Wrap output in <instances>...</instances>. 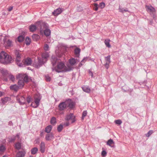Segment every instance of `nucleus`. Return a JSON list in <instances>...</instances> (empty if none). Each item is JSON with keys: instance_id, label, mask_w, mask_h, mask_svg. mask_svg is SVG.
Returning <instances> with one entry per match:
<instances>
[{"instance_id": "obj_36", "label": "nucleus", "mask_w": 157, "mask_h": 157, "mask_svg": "<svg viewBox=\"0 0 157 157\" xmlns=\"http://www.w3.org/2000/svg\"><path fill=\"white\" fill-rule=\"evenodd\" d=\"M38 151V149L37 147H35L31 150V153L32 154L34 155L36 154Z\"/></svg>"}, {"instance_id": "obj_51", "label": "nucleus", "mask_w": 157, "mask_h": 157, "mask_svg": "<svg viewBox=\"0 0 157 157\" xmlns=\"http://www.w3.org/2000/svg\"><path fill=\"white\" fill-rule=\"evenodd\" d=\"M32 98L31 97L29 96H28L26 98L27 101L28 103H29L32 100Z\"/></svg>"}, {"instance_id": "obj_35", "label": "nucleus", "mask_w": 157, "mask_h": 157, "mask_svg": "<svg viewBox=\"0 0 157 157\" xmlns=\"http://www.w3.org/2000/svg\"><path fill=\"white\" fill-rule=\"evenodd\" d=\"M31 40L29 37L27 36L25 40V43L27 45H29L31 43Z\"/></svg>"}, {"instance_id": "obj_15", "label": "nucleus", "mask_w": 157, "mask_h": 157, "mask_svg": "<svg viewBox=\"0 0 157 157\" xmlns=\"http://www.w3.org/2000/svg\"><path fill=\"white\" fill-rule=\"evenodd\" d=\"M51 60L53 66L54 67L57 63L59 62V59L55 56H52L51 59Z\"/></svg>"}, {"instance_id": "obj_29", "label": "nucleus", "mask_w": 157, "mask_h": 157, "mask_svg": "<svg viewBox=\"0 0 157 157\" xmlns=\"http://www.w3.org/2000/svg\"><path fill=\"white\" fill-rule=\"evenodd\" d=\"M49 56V55L48 53L46 52L43 53L42 54V59H47Z\"/></svg>"}, {"instance_id": "obj_54", "label": "nucleus", "mask_w": 157, "mask_h": 157, "mask_svg": "<svg viewBox=\"0 0 157 157\" xmlns=\"http://www.w3.org/2000/svg\"><path fill=\"white\" fill-rule=\"evenodd\" d=\"M40 136L41 137H44V130H43L40 132Z\"/></svg>"}, {"instance_id": "obj_3", "label": "nucleus", "mask_w": 157, "mask_h": 157, "mask_svg": "<svg viewBox=\"0 0 157 157\" xmlns=\"http://www.w3.org/2000/svg\"><path fill=\"white\" fill-rule=\"evenodd\" d=\"M63 69H64V71H68L72 70V68L70 66H68V67H66L64 63H60L57 65V68H52V70L53 71L55 70L56 72L59 73L63 71L62 70Z\"/></svg>"}, {"instance_id": "obj_48", "label": "nucleus", "mask_w": 157, "mask_h": 157, "mask_svg": "<svg viewBox=\"0 0 157 157\" xmlns=\"http://www.w3.org/2000/svg\"><path fill=\"white\" fill-rule=\"evenodd\" d=\"M44 49L45 51H48L49 50V47L48 45L47 44H45L44 45Z\"/></svg>"}, {"instance_id": "obj_20", "label": "nucleus", "mask_w": 157, "mask_h": 157, "mask_svg": "<svg viewBox=\"0 0 157 157\" xmlns=\"http://www.w3.org/2000/svg\"><path fill=\"white\" fill-rule=\"evenodd\" d=\"M40 151L41 153H44L45 151V146L44 143V142H42L40 145Z\"/></svg>"}, {"instance_id": "obj_13", "label": "nucleus", "mask_w": 157, "mask_h": 157, "mask_svg": "<svg viewBox=\"0 0 157 157\" xmlns=\"http://www.w3.org/2000/svg\"><path fill=\"white\" fill-rule=\"evenodd\" d=\"M1 73L4 78V79L6 81H7V78L8 77L10 74V73H9L8 71L7 70L3 69L1 70Z\"/></svg>"}, {"instance_id": "obj_61", "label": "nucleus", "mask_w": 157, "mask_h": 157, "mask_svg": "<svg viewBox=\"0 0 157 157\" xmlns=\"http://www.w3.org/2000/svg\"><path fill=\"white\" fill-rule=\"evenodd\" d=\"M16 137H17V138H18V139H19L20 138V133H17L16 135Z\"/></svg>"}, {"instance_id": "obj_33", "label": "nucleus", "mask_w": 157, "mask_h": 157, "mask_svg": "<svg viewBox=\"0 0 157 157\" xmlns=\"http://www.w3.org/2000/svg\"><path fill=\"white\" fill-rule=\"evenodd\" d=\"M83 90L87 93H89L90 91V88L86 86H84L83 87H82V88Z\"/></svg>"}, {"instance_id": "obj_5", "label": "nucleus", "mask_w": 157, "mask_h": 157, "mask_svg": "<svg viewBox=\"0 0 157 157\" xmlns=\"http://www.w3.org/2000/svg\"><path fill=\"white\" fill-rule=\"evenodd\" d=\"M145 8L147 11L150 13L154 19H155L156 17V10L151 5H146Z\"/></svg>"}, {"instance_id": "obj_53", "label": "nucleus", "mask_w": 157, "mask_h": 157, "mask_svg": "<svg viewBox=\"0 0 157 157\" xmlns=\"http://www.w3.org/2000/svg\"><path fill=\"white\" fill-rule=\"evenodd\" d=\"M46 80L47 81L49 82L51 80L50 77L48 75L45 76Z\"/></svg>"}, {"instance_id": "obj_47", "label": "nucleus", "mask_w": 157, "mask_h": 157, "mask_svg": "<svg viewBox=\"0 0 157 157\" xmlns=\"http://www.w3.org/2000/svg\"><path fill=\"white\" fill-rule=\"evenodd\" d=\"M6 150V148L2 144L0 146V151L1 152H3Z\"/></svg>"}, {"instance_id": "obj_21", "label": "nucleus", "mask_w": 157, "mask_h": 157, "mask_svg": "<svg viewBox=\"0 0 157 157\" xmlns=\"http://www.w3.org/2000/svg\"><path fill=\"white\" fill-rule=\"evenodd\" d=\"M10 88L11 90H13L16 92H17L19 89H20L18 86L16 84L10 86Z\"/></svg>"}, {"instance_id": "obj_17", "label": "nucleus", "mask_w": 157, "mask_h": 157, "mask_svg": "<svg viewBox=\"0 0 157 157\" xmlns=\"http://www.w3.org/2000/svg\"><path fill=\"white\" fill-rule=\"evenodd\" d=\"M62 11L63 10L61 8H59L54 10L52 12V14L54 16H57L60 14Z\"/></svg>"}, {"instance_id": "obj_56", "label": "nucleus", "mask_w": 157, "mask_h": 157, "mask_svg": "<svg viewBox=\"0 0 157 157\" xmlns=\"http://www.w3.org/2000/svg\"><path fill=\"white\" fill-rule=\"evenodd\" d=\"M110 63H108V62H106L104 64L105 67L107 69H108L109 67V64Z\"/></svg>"}, {"instance_id": "obj_23", "label": "nucleus", "mask_w": 157, "mask_h": 157, "mask_svg": "<svg viewBox=\"0 0 157 157\" xmlns=\"http://www.w3.org/2000/svg\"><path fill=\"white\" fill-rule=\"evenodd\" d=\"M25 154V151H19L17 154V157H23Z\"/></svg>"}, {"instance_id": "obj_14", "label": "nucleus", "mask_w": 157, "mask_h": 157, "mask_svg": "<svg viewBox=\"0 0 157 157\" xmlns=\"http://www.w3.org/2000/svg\"><path fill=\"white\" fill-rule=\"evenodd\" d=\"M75 117L74 116L73 114V113H70L66 116L65 119L67 121L71 120H72L71 123H73L75 121Z\"/></svg>"}, {"instance_id": "obj_30", "label": "nucleus", "mask_w": 157, "mask_h": 157, "mask_svg": "<svg viewBox=\"0 0 157 157\" xmlns=\"http://www.w3.org/2000/svg\"><path fill=\"white\" fill-rule=\"evenodd\" d=\"M40 36L36 34H34L32 36L33 40L35 41H37L40 38Z\"/></svg>"}, {"instance_id": "obj_59", "label": "nucleus", "mask_w": 157, "mask_h": 157, "mask_svg": "<svg viewBox=\"0 0 157 157\" xmlns=\"http://www.w3.org/2000/svg\"><path fill=\"white\" fill-rule=\"evenodd\" d=\"M149 23L151 25H153L154 23L153 20H149Z\"/></svg>"}, {"instance_id": "obj_7", "label": "nucleus", "mask_w": 157, "mask_h": 157, "mask_svg": "<svg viewBox=\"0 0 157 157\" xmlns=\"http://www.w3.org/2000/svg\"><path fill=\"white\" fill-rule=\"evenodd\" d=\"M32 63V60L31 58L28 57L22 60V63L20 64L21 67H25L26 66H30Z\"/></svg>"}, {"instance_id": "obj_58", "label": "nucleus", "mask_w": 157, "mask_h": 157, "mask_svg": "<svg viewBox=\"0 0 157 157\" xmlns=\"http://www.w3.org/2000/svg\"><path fill=\"white\" fill-rule=\"evenodd\" d=\"M13 9V6H10L8 8V10L9 11H10L12 10Z\"/></svg>"}, {"instance_id": "obj_9", "label": "nucleus", "mask_w": 157, "mask_h": 157, "mask_svg": "<svg viewBox=\"0 0 157 157\" xmlns=\"http://www.w3.org/2000/svg\"><path fill=\"white\" fill-rule=\"evenodd\" d=\"M17 78H21L23 79L24 82L28 83L29 82V78L27 75H24L19 74L17 76Z\"/></svg>"}, {"instance_id": "obj_43", "label": "nucleus", "mask_w": 157, "mask_h": 157, "mask_svg": "<svg viewBox=\"0 0 157 157\" xmlns=\"http://www.w3.org/2000/svg\"><path fill=\"white\" fill-rule=\"evenodd\" d=\"M154 132L153 130H150L145 135L146 137H149Z\"/></svg>"}, {"instance_id": "obj_26", "label": "nucleus", "mask_w": 157, "mask_h": 157, "mask_svg": "<svg viewBox=\"0 0 157 157\" xmlns=\"http://www.w3.org/2000/svg\"><path fill=\"white\" fill-rule=\"evenodd\" d=\"M16 140V136L13 135L12 136L8 137V141L10 143L13 142Z\"/></svg>"}, {"instance_id": "obj_31", "label": "nucleus", "mask_w": 157, "mask_h": 157, "mask_svg": "<svg viewBox=\"0 0 157 157\" xmlns=\"http://www.w3.org/2000/svg\"><path fill=\"white\" fill-rule=\"evenodd\" d=\"M25 39V36L22 35H20L17 38V41L20 43L22 42Z\"/></svg>"}, {"instance_id": "obj_1", "label": "nucleus", "mask_w": 157, "mask_h": 157, "mask_svg": "<svg viewBox=\"0 0 157 157\" xmlns=\"http://www.w3.org/2000/svg\"><path fill=\"white\" fill-rule=\"evenodd\" d=\"M75 105V103L70 99H68L65 101L61 102L58 105L59 109L60 110H63L67 108L71 109H73Z\"/></svg>"}, {"instance_id": "obj_50", "label": "nucleus", "mask_w": 157, "mask_h": 157, "mask_svg": "<svg viewBox=\"0 0 157 157\" xmlns=\"http://www.w3.org/2000/svg\"><path fill=\"white\" fill-rule=\"evenodd\" d=\"M75 54L77 57H78V48H77L74 51Z\"/></svg>"}, {"instance_id": "obj_12", "label": "nucleus", "mask_w": 157, "mask_h": 157, "mask_svg": "<svg viewBox=\"0 0 157 157\" xmlns=\"http://www.w3.org/2000/svg\"><path fill=\"white\" fill-rule=\"evenodd\" d=\"M34 98L35 99L34 102L36 103V105L35 106H33L34 108H37L39 105V102L40 101L41 98L40 96L38 94H36L34 96Z\"/></svg>"}, {"instance_id": "obj_8", "label": "nucleus", "mask_w": 157, "mask_h": 157, "mask_svg": "<svg viewBox=\"0 0 157 157\" xmlns=\"http://www.w3.org/2000/svg\"><path fill=\"white\" fill-rule=\"evenodd\" d=\"M5 46L6 48L9 47H11L13 46V42L10 39L8 40L7 41L5 39L3 40Z\"/></svg>"}, {"instance_id": "obj_10", "label": "nucleus", "mask_w": 157, "mask_h": 157, "mask_svg": "<svg viewBox=\"0 0 157 157\" xmlns=\"http://www.w3.org/2000/svg\"><path fill=\"white\" fill-rule=\"evenodd\" d=\"M17 100L20 105H23L25 104V97L23 96L20 97H17L16 98Z\"/></svg>"}, {"instance_id": "obj_19", "label": "nucleus", "mask_w": 157, "mask_h": 157, "mask_svg": "<svg viewBox=\"0 0 157 157\" xmlns=\"http://www.w3.org/2000/svg\"><path fill=\"white\" fill-rule=\"evenodd\" d=\"M77 59L72 57L69 60V63L70 65L71 66H73L75 65L77 63Z\"/></svg>"}, {"instance_id": "obj_25", "label": "nucleus", "mask_w": 157, "mask_h": 157, "mask_svg": "<svg viewBox=\"0 0 157 157\" xmlns=\"http://www.w3.org/2000/svg\"><path fill=\"white\" fill-rule=\"evenodd\" d=\"M43 33L46 36H49L51 34V30L47 28L44 30H43Z\"/></svg>"}, {"instance_id": "obj_38", "label": "nucleus", "mask_w": 157, "mask_h": 157, "mask_svg": "<svg viewBox=\"0 0 157 157\" xmlns=\"http://www.w3.org/2000/svg\"><path fill=\"white\" fill-rule=\"evenodd\" d=\"M63 128V125L62 124H60L57 127V131L58 132H61Z\"/></svg>"}, {"instance_id": "obj_6", "label": "nucleus", "mask_w": 157, "mask_h": 157, "mask_svg": "<svg viewBox=\"0 0 157 157\" xmlns=\"http://www.w3.org/2000/svg\"><path fill=\"white\" fill-rule=\"evenodd\" d=\"M44 63L43 60L42 58L38 57L37 61H35L33 63V65L35 68H39L42 66Z\"/></svg>"}, {"instance_id": "obj_37", "label": "nucleus", "mask_w": 157, "mask_h": 157, "mask_svg": "<svg viewBox=\"0 0 157 157\" xmlns=\"http://www.w3.org/2000/svg\"><path fill=\"white\" fill-rule=\"evenodd\" d=\"M8 77L9 78L10 81H11L13 82H14L15 78L13 75H12L11 73H10Z\"/></svg>"}, {"instance_id": "obj_27", "label": "nucleus", "mask_w": 157, "mask_h": 157, "mask_svg": "<svg viewBox=\"0 0 157 157\" xmlns=\"http://www.w3.org/2000/svg\"><path fill=\"white\" fill-rule=\"evenodd\" d=\"M10 98L9 97H6L3 98H2L1 99V101H2V103L4 104L6 103L7 101H10Z\"/></svg>"}, {"instance_id": "obj_55", "label": "nucleus", "mask_w": 157, "mask_h": 157, "mask_svg": "<svg viewBox=\"0 0 157 157\" xmlns=\"http://www.w3.org/2000/svg\"><path fill=\"white\" fill-rule=\"evenodd\" d=\"M107 152L106 151L103 150L101 152V155L103 156H105L106 155Z\"/></svg>"}, {"instance_id": "obj_41", "label": "nucleus", "mask_w": 157, "mask_h": 157, "mask_svg": "<svg viewBox=\"0 0 157 157\" xmlns=\"http://www.w3.org/2000/svg\"><path fill=\"white\" fill-rule=\"evenodd\" d=\"M87 112L86 111H84L82 113V116L81 117V120L83 121L84 117L87 115Z\"/></svg>"}, {"instance_id": "obj_18", "label": "nucleus", "mask_w": 157, "mask_h": 157, "mask_svg": "<svg viewBox=\"0 0 157 157\" xmlns=\"http://www.w3.org/2000/svg\"><path fill=\"white\" fill-rule=\"evenodd\" d=\"M19 80L17 82L18 86L20 89H22L25 85V82L23 79L18 78Z\"/></svg>"}, {"instance_id": "obj_32", "label": "nucleus", "mask_w": 157, "mask_h": 157, "mask_svg": "<svg viewBox=\"0 0 157 157\" xmlns=\"http://www.w3.org/2000/svg\"><path fill=\"white\" fill-rule=\"evenodd\" d=\"M50 123L52 125H55L56 123V118L55 117H52L50 120Z\"/></svg>"}, {"instance_id": "obj_60", "label": "nucleus", "mask_w": 157, "mask_h": 157, "mask_svg": "<svg viewBox=\"0 0 157 157\" xmlns=\"http://www.w3.org/2000/svg\"><path fill=\"white\" fill-rule=\"evenodd\" d=\"M8 125L10 126H13V123L12 122V121H10L9 122V123H8Z\"/></svg>"}, {"instance_id": "obj_45", "label": "nucleus", "mask_w": 157, "mask_h": 157, "mask_svg": "<svg viewBox=\"0 0 157 157\" xmlns=\"http://www.w3.org/2000/svg\"><path fill=\"white\" fill-rule=\"evenodd\" d=\"M93 9L95 11H97L98 10V5L97 3H94V6Z\"/></svg>"}, {"instance_id": "obj_44", "label": "nucleus", "mask_w": 157, "mask_h": 157, "mask_svg": "<svg viewBox=\"0 0 157 157\" xmlns=\"http://www.w3.org/2000/svg\"><path fill=\"white\" fill-rule=\"evenodd\" d=\"M109 41V40H105V43L107 47L108 48H110L111 47V45L110 44Z\"/></svg>"}, {"instance_id": "obj_49", "label": "nucleus", "mask_w": 157, "mask_h": 157, "mask_svg": "<svg viewBox=\"0 0 157 157\" xmlns=\"http://www.w3.org/2000/svg\"><path fill=\"white\" fill-rule=\"evenodd\" d=\"M15 56L16 58H21V54L17 51L15 52Z\"/></svg>"}, {"instance_id": "obj_28", "label": "nucleus", "mask_w": 157, "mask_h": 157, "mask_svg": "<svg viewBox=\"0 0 157 157\" xmlns=\"http://www.w3.org/2000/svg\"><path fill=\"white\" fill-rule=\"evenodd\" d=\"M52 129V126L51 125H49L45 128V132L46 133H49L51 132Z\"/></svg>"}, {"instance_id": "obj_63", "label": "nucleus", "mask_w": 157, "mask_h": 157, "mask_svg": "<svg viewBox=\"0 0 157 157\" xmlns=\"http://www.w3.org/2000/svg\"><path fill=\"white\" fill-rule=\"evenodd\" d=\"M2 95V93L0 91V97Z\"/></svg>"}, {"instance_id": "obj_24", "label": "nucleus", "mask_w": 157, "mask_h": 157, "mask_svg": "<svg viewBox=\"0 0 157 157\" xmlns=\"http://www.w3.org/2000/svg\"><path fill=\"white\" fill-rule=\"evenodd\" d=\"M37 28L36 25H32L29 26L30 31L31 32H33L36 31Z\"/></svg>"}, {"instance_id": "obj_46", "label": "nucleus", "mask_w": 157, "mask_h": 157, "mask_svg": "<svg viewBox=\"0 0 157 157\" xmlns=\"http://www.w3.org/2000/svg\"><path fill=\"white\" fill-rule=\"evenodd\" d=\"M116 124L118 125H120L122 123V121L121 120H116L114 121Z\"/></svg>"}, {"instance_id": "obj_52", "label": "nucleus", "mask_w": 157, "mask_h": 157, "mask_svg": "<svg viewBox=\"0 0 157 157\" xmlns=\"http://www.w3.org/2000/svg\"><path fill=\"white\" fill-rule=\"evenodd\" d=\"M105 6V4L103 2H101L100 3L99 6L101 9L104 7Z\"/></svg>"}, {"instance_id": "obj_64", "label": "nucleus", "mask_w": 157, "mask_h": 157, "mask_svg": "<svg viewBox=\"0 0 157 157\" xmlns=\"http://www.w3.org/2000/svg\"><path fill=\"white\" fill-rule=\"evenodd\" d=\"M30 106H32V107H33V106H33V104H32H32H31Z\"/></svg>"}, {"instance_id": "obj_40", "label": "nucleus", "mask_w": 157, "mask_h": 157, "mask_svg": "<svg viewBox=\"0 0 157 157\" xmlns=\"http://www.w3.org/2000/svg\"><path fill=\"white\" fill-rule=\"evenodd\" d=\"M114 143V142L111 139L109 140L107 142V144L111 147H112L111 146V145L113 144Z\"/></svg>"}, {"instance_id": "obj_22", "label": "nucleus", "mask_w": 157, "mask_h": 157, "mask_svg": "<svg viewBox=\"0 0 157 157\" xmlns=\"http://www.w3.org/2000/svg\"><path fill=\"white\" fill-rule=\"evenodd\" d=\"M14 147L15 149L19 150L21 148V144L19 142H17L15 143Z\"/></svg>"}, {"instance_id": "obj_42", "label": "nucleus", "mask_w": 157, "mask_h": 157, "mask_svg": "<svg viewBox=\"0 0 157 157\" xmlns=\"http://www.w3.org/2000/svg\"><path fill=\"white\" fill-rule=\"evenodd\" d=\"M119 11L122 12V13H124L125 12H128V10L127 8L124 9V8H121L120 7L119 8Z\"/></svg>"}, {"instance_id": "obj_34", "label": "nucleus", "mask_w": 157, "mask_h": 157, "mask_svg": "<svg viewBox=\"0 0 157 157\" xmlns=\"http://www.w3.org/2000/svg\"><path fill=\"white\" fill-rule=\"evenodd\" d=\"M16 64L20 67H21L20 65L22 63V61L21 62V58H16L15 59Z\"/></svg>"}, {"instance_id": "obj_62", "label": "nucleus", "mask_w": 157, "mask_h": 157, "mask_svg": "<svg viewBox=\"0 0 157 157\" xmlns=\"http://www.w3.org/2000/svg\"><path fill=\"white\" fill-rule=\"evenodd\" d=\"M69 122H66V123L65 124V125L66 126H68L69 125Z\"/></svg>"}, {"instance_id": "obj_11", "label": "nucleus", "mask_w": 157, "mask_h": 157, "mask_svg": "<svg viewBox=\"0 0 157 157\" xmlns=\"http://www.w3.org/2000/svg\"><path fill=\"white\" fill-rule=\"evenodd\" d=\"M94 59L93 58H91L89 57H84L82 60L79 63V67H81L82 65H84L85 62L87 61L91 60L94 62L95 63V62L94 61Z\"/></svg>"}, {"instance_id": "obj_2", "label": "nucleus", "mask_w": 157, "mask_h": 157, "mask_svg": "<svg viewBox=\"0 0 157 157\" xmlns=\"http://www.w3.org/2000/svg\"><path fill=\"white\" fill-rule=\"evenodd\" d=\"M12 60L11 57L4 51L0 53V62L4 64L11 63Z\"/></svg>"}, {"instance_id": "obj_16", "label": "nucleus", "mask_w": 157, "mask_h": 157, "mask_svg": "<svg viewBox=\"0 0 157 157\" xmlns=\"http://www.w3.org/2000/svg\"><path fill=\"white\" fill-rule=\"evenodd\" d=\"M54 139V134L52 132L48 133L45 136V139L47 141H50Z\"/></svg>"}, {"instance_id": "obj_57", "label": "nucleus", "mask_w": 157, "mask_h": 157, "mask_svg": "<svg viewBox=\"0 0 157 157\" xmlns=\"http://www.w3.org/2000/svg\"><path fill=\"white\" fill-rule=\"evenodd\" d=\"M88 73L92 77H93V75L92 72L90 70H88Z\"/></svg>"}, {"instance_id": "obj_39", "label": "nucleus", "mask_w": 157, "mask_h": 157, "mask_svg": "<svg viewBox=\"0 0 157 157\" xmlns=\"http://www.w3.org/2000/svg\"><path fill=\"white\" fill-rule=\"evenodd\" d=\"M105 58L106 62H108V63H111L110 56L109 55L105 57Z\"/></svg>"}, {"instance_id": "obj_4", "label": "nucleus", "mask_w": 157, "mask_h": 157, "mask_svg": "<svg viewBox=\"0 0 157 157\" xmlns=\"http://www.w3.org/2000/svg\"><path fill=\"white\" fill-rule=\"evenodd\" d=\"M36 24L37 28L39 29L41 33H43L44 29L48 27V25L47 23L42 21H39L36 22Z\"/></svg>"}]
</instances>
